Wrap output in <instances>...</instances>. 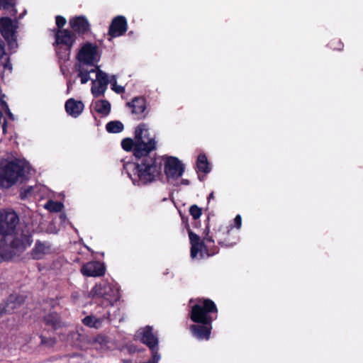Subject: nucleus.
<instances>
[{
	"label": "nucleus",
	"mask_w": 363,
	"mask_h": 363,
	"mask_svg": "<svg viewBox=\"0 0 363 363\" xmlns=\"http://www.w3.org/2000/svg\"><path fill=\"white\" fill-rule=\"evenodd\" d=\"M19 218L13 211H0V255L5 260H9L22 252L31 243L30 237L22 233H14Z\"/></svg>",
	"instance_id": "obj_1"
},
{
	"label": "nucleus",
	"mask_w": 363,
	"mask_h": 363,
	"mask_svg": "<svg viewBox=\"0 0 363 363\" xmlns=\"http://www.w3.org/2000/svg\"><path fill=\"white\" fill-rule=\"evenodd\" d=\"M97 48L81 47L77 53L78 63L75 65V69L82 84H86L91 79L90 74L94 72L97 69L96 63L101 58V54Z\"/></svg>",
	"instance_id": "obj_2"
},
{
	"label": "nucleus",
	"mask_w": 363,
	"mask_h": 363,
	"mask_svg": "<svg viewBox=\"0 0 363 363\" xmlns=\"http://www.w3.org/2000/svg\"><path fill=\"white\" fill-rule=\"evenodd\" d=\"M27 169V164L21 160H1L0 161V187L9 189L22 181Z\"/></svg>",
	"instance_id": "obj_3"
},
{
	"label": "nucleus",
	"mask_w": 363,
	"mask_h": 363,
	"mask_svg": "<svg viewBox=\"0 0 363 363\" xmlns=\"http://www.w3.org/2000/svg\"><path fill=\"white\" fill-rule=\"evenodd\" d=\"M218 309L210 298H199L191 306L189 317L192 322L213 323L218 317Z\"/></svg>",
	"instance_id": "obj_4"
},
{
	"label": "nucleus",
	"mask_w": 363,
	"mask_h": 363,
	"mask_svg": "<svg viewBox=\"0 0 363 363\" xmlns=\"http://www.w3.org/2000/svg\"><path fill=\"white\" fill-rule=\"evenodd\" d=\"M183 224L189 231V236L191 244V257L194 259L198 257L200 259L204 257V255L207 257L213 256L219 252V247L215 245H211L209 242H206L205 237L203 240H201L200 237L196 233L191 231L188 224V218L183 216Z\"/></svg>",
	"instance_id": "obj_5"
},
{
	"label": "nucleus",
	"mask_w": 363,
	"mask_h": 363,
	"mask_svg": "<svg viewBox=\"0 0 363 363\" xmlns=\"http://www.w3.org/2000/svg\"><path fill=\"white\" fill-rule=\"evenodd\" d=\"M155 148V138L150 136L146 125H139L135 131L134 155L138 158H142L147 156Z\"/></svg>",
	"instance_id": "obj_6"
},
{
	"label": "nucleus",
	"mask_w": 363,
	"mask_h": 363,
	"mask_svg": "<svg viewBox=\"0 0 363 363\" xmlns=\"http://www.w3.org/2000/svg\"><path fill=\"white\" fill-rule=\"evenodd\" d=\"M140 163L134 165L133 174L138 178L139 184L152 182L158 174V168L155 158L145 156Z\"/></svg>",
	"instance_id": "obj_7"
},
{
	"label": "nucleus",
	"mask_w": 363,
	"mask_h": 363,
	"mask_svg": "<svg viewBox=\"0 0 363 363\" xmlns=\"http://www.w3.org/2000/svg\"><path fill=\"white\" fill-rule=\"evenodd\" d=\"M230 228V225H224L220 220L217 219L211 220L209 217L207 218V223L204 230L205 240L209 242V245H215L216 240L221 247L222 243L228 242L229 240H224L225 235Z\"/></svg>",
	"instance_id": "obj_8"
},
{
	"label": "nucleus",
	"mask_w": 363,
	"mask_h": 363,
	"mask_svg": "<svg viewBox=\"0 0 363 363\" xmlns=\"http://www.w3.org/2000/svg\"><path fill=\"white\" fill-rule=\"evenodd\" d=\"M164 172L169 182L175 184L182 176V162L175 157L164 155L161 158Z\"/></svg>",
	"instance_id": "obj_9"
},
{
	"label": "nucleus",
	"mask_w": 363,
	"mask_h": 363,
	"mask_svg": "<svg viewBox=\"0 0 363 363\" xmlns=\"http://www.w3.org/2000/svg\"><path fill=\"white\" fill-rule=\"evenodd\" d=\"M91 298H104L109 301H116L119 298L118 289L108 283L96 284L89 293Z\"/></svg>",
	"instance_id": "obj_10"
},
{
	"label": "nucleus",
	"mask_w": 363,
	"mask_h": 363,
	"mask_svg": "<svg viewBox=\"0 0 363 363\" xmlns=\"http://www.w3.org/2000/svg\"><path fill=\"white\" fill-rule=\"evenodd\" d=\"M190 325L189 330L191 335L199 341H208L211 338L213 329V323L194 322Z\"/></svg>",
	"instance_id": "obj_11"
},
{
	"label": "nucleus",
	"mask_w": 363,
	"mask_h": 363,
	"mask_svg": "<svg viewBox=\"0 0 363 363\" xmlns=\"http://www.w3.org/2000/svg\"><path fill=\"white\" fill-rule=\"evenodd\" d=\"M16 23L9 18L4 17L0 19V32L9 44L16 41Z\"/></svg>",
	"instance_id": "obj_12"
},
{
	"label": "nucleus",
	"mask_w": 363,
	"mask_h": 363,
	"mask_svg": "<svg viewBox=\"0 0 363 363\" xmlns=\"http://www.w3.org/2000/svg\"><path fill=\"white\" fill-rule=\"evenodd\" d=\"M128 23L125 18L118 16L114 18L109 26L108 38H116L123 35L127 30Z\"/></svg>",
	"instance_id": "obj_13"
},
{
	"label": "nucleus",
	"mask_w": 363,
	"mask_h": 363,
	"mask_svg": "<svg viewBox=\"0 0 363 363\" xmlns=\"http://www.w3.org/2000/svg\"><path fill=\"white\" fill-rule=\"evenodd\" d=\"M77 39V35L67 29H58L55 33L57 45H72Z\"/></svg>",
	"instance_id": "obj_14"
},
{
	"label": "nucleus",
	"mask_w": 363,
	"mask_h": 363,
	"mask_svg": "<svg viewBox=\"0 0 363 363\" xmlns=\"http://www.w3.org/2000/svg\"><path fill=\"white\" fill-rule=\"evenodd\" d=\"M69 23L70 27L76 33H84L89 30L90 24L84 16H77L69 18Z\"/></svg>",
	"instance_id": "obj_15"
},
{
	"label": "nucleus",
	"mask_w": 363,
	"mask_h": 363,
	"mask_svg": "<svg viewBox=\"0 0 363 363\" xmlns=\"http://www.w3.org/2000/svg\"><path fill=\"white\" fill-rule=\"evenodd\" d=\"M81 272L86 277H100L104 274L105 269L103 264L99 262H89L83 265Z\"/></svg>",
	"instance_id": "obj_16"
},
{
	"label": "nucleus",
	"mask_w": 363,
	"mask_h": 363,
	"mask_svg": "<svg viewBox=\"0 0 363 363\" xmlns=\"http://www.w3.org/2000/svg\"><path fill=\"white\" fill-rule=\"evenodd\" d=\"M211 171V164L208 160L207 156L204 153L199 154L196 160V172L200 181H203L206 174Z\"/></svg>",
	"instance_id": "obj_17"
},
{
	"label": "nucleus",
	"mask_w": 363,
	"mask_h": 363,
	"mask_svg": "<svg viewBox=\"0 0 363 363\" xmlns=\"http://www.w3.org/2000/svg\"><path fill=\"white\" fill-rule=\"evenodd\" d=\"M140 334L142 335V342L150 347L152 352H157L158 340L152 333V328L146 326L142 330Z\"/></svg>",
	"instance_id": "obj_18"
},
{
	"label": "nucleus",
	"mask_w": 363,
	"mask_h": 363,
	"mask_svg": "<svg viewBox=\"0 0 363 363\" xmlns=\"http://www.w3.org/2000/svg\"><path fill=\"white\" fill-rule=\"evenodd\" d=\"M84 104L80 101H76L74 99H69L65 103V110L67 113L72 117H77L84 110Z\"/></svg>",
	"instance_id": "obj_19"
},
{
	"label": "nucleus",
	"mask_w": 363,
	"mask_h": 363,
	"mask_svg": "<svg viewBox=\"0 0 363 363\" xmlns=\"http://www.w3.org/2000/svg\"><path fill=\"white\" fill-rule=\"evenodd\" d=\"M224 240H229V242L222 243V247H232L239 242L240 237L238 231L233 230V226L232 225H230V228L225 235Z\"/></svg>",
	"instance_id": "obj_20"
},
{
	"label": "nucleus",
	"mask_w": 363,
	"mask_h": 363,
	"mask_svg": "<svg viewBox=\"0 0 363 363\" xmlns=\"http://www.w3.org/2000/svg\"><path fill=\"white\" fill-rule=\"evenodd\" d=\"M128 106L132 108V113L138 116V118H143V113L145 109V101L143 98H135L131 102L128 103Z\"/></svg>",
	"instance_id": "obj_21"
},
{
	"label": "nucleus",
	"mask_w": 363,
	"mask_h": 363,
	"mask_svg": "<svg viewBox=\"0 0 363 363\" xmlns=\"http://www.w3.org/2000/svg\"><path fill=\"white\" fill-rule=\"evenodd\" d=\"M50 246L45 242H38L32 252V256L35 259H42L45 255L50 252Z\"/></svg>",
	"instance_id": "obj_22"
},
{
	"label": "nucleus",
	"mask_w": 363,
	"mask_h": 363,
	"mask_svg": "<svg viewBox=\"0 0 363 363\" xmlns=\"http://www.w3.org/2000/svg\"><path fill=\"white\" fill-rule=\"evenodd\" d=\"M44 322L45 325L51 327L54 330L60 328L64 325L56 313H50L45 315L44 317Z\"/></svg>",
	"instance_id": "obj_23"
},
{
	"label": "nucleus",
	"mask_w": 363,
	"mask_h": 363,
	"mask_svg": "<svg viewBox=\"0 0 363 363\" xmlns=\"http://www.w3.org/2000/svg\"><path fill=\"white\" fill-rule=\"evenodd\" d=\"M108 342L107 337L103 335H98L89 340V343L96 350L103 349L106 346Z\"/></svg>",
	"instance_id": "obj_24"
},
{
	"label": "nucleus",
	"mask_w": 363,
	"mask_h": 363,
	"mask_svg": "<svg viewBox=\"0 0 363 363\" xmlns=\"http://www.w3.org/2000/svg\"><path fill=\"white\" fill-rule=\"evenodd\" d=\"M103 321V318H96L94 315H87L82 320L84 325L96 329H99L101 327Z\"/></svg>",
	"instance_id": "obj_25"
},
{
	"label": "nucleus",
	"mask_w": 363,
	"mask_h": 363,
	"mask_svg": "<svg viewBox=\"0 0 363 363\" xmlns=\"http://www.w3.org/2000/svg\"><path fill=\"white\" fill-rule=\"evenodd\" d=\"M95 110L103 115H108L111 110V104L108 101L99 100L95 103Z\"/></svg>",
	"instance_id": "obj_26"
},
{
	"label": "nucleus",
	"mask_w": 363,
	"mask_h": 363,
	"mask_svg": "<svg viewBox=\"0 0 363 363\" xmlns=\"http://www.w3.org/2000/svg\"><path fill=\"white\" fill-rule=\"evenodd\" d=\"M107 89V86L101 82L92 80L91 93L95 97L103 95Z\"/></svg>",
	"instance_id": "obj_27"
},
{
	"label": "nucleus",
	"mask_w": 363,
	"mask_h": 363,
	"mask_svg": "<svg viewBox=\"0 0 363 363\" xmlns=\"http://www.w3.org/2000/svg\"><path fill=\"white\" fill-rule=\"evenodd\" d=\"M123 129V125L120 121H111L106 125V130L109 133H120Z\"/></svg>",
	"instance_id": "obj_28"
},
{
	"label": "nucleus",
	"mask_w": 363,
	"mask_h": 363,
	"mask_svg": "<svg viewBox=\"0 0 363 363\" xmlns=\"http://www.w3.org/2000/svg\"><path fill=\"white\" fill-rule=\"evenodd\" d=\"M45 208L50 212H60L63 208V205L60 202L49 201L45 206Z\"/></svg>",
	"instance_id": "obj_29"
},
{
	"label": "nucleus",
	"mask_w": 363,
	"mask_h": 363,
	"mask_svg": "<svg viewBox=\"0 0 363 363\" xmlns=\"http://www.w3.org/2000/svg\"><path fill=\"white\" fill-rule=\"evenodd\" d=\"M94 73H96L95 81L101 82L104 84H105L106 86H108V76L105 72H104L101 69H99V67L98 66H97L96 70Z\"/></svg>",
	"instance_id": "obj_30"
},
{
	"label": "nucleus",
	"mask_w": 363,
	"mask_h": 363,
	"mask_svg": "<svg viewBox=\"0 0 363 363\" xmlns=\"http://www.w3.org/2000/svg\"><path fill=\"white\" fill-rule=\"evenodd\" d=\"M189 213L194 220L199 218L202 214V209L197 205L194 204L189 208Z\"/></svg>",
	"instance_id": "obj_31"
},
{
	"label": "nucleus",
	"mask_w": 363,
	"mask_h": 363,
	"mask_svg": "<svg viewBox=\"0 0 363 363\" xmlns=\"http://www.w3.org/2000/svg\"><path fill=\"white\" fill-rule=\"evenodd\" d=\"M121 145L123 148L127 151L134 150L135 147V140L130 138H125L122 140Z\"/></svg>",
	"instance_id": "obj_32"
},
{
	"label": "nucleus",
	"mask_w": 363,
	"mask_h": 363,
	"mask_svg": "<svg viewBox=\"0 0 363 363\" xmlns=\"http://www.w3.org/2000/svg\"><path fill=\"white\" fill-rule=\"evenodd\" d=\"M55 23L58 29H61L67 23L65 18L62 16H57L55 17Z\"/></svg>",
	"instance_id": "obj_33"
},
{
	"label": "nucleus",
	"mask_w": 363,
	"mask_h": 363,
	"mask_svg": "<svg viewBox=\"0 0 363 363\" xmlns=\"http://www.w3.org/2000/svg\"><path fill=\"white\" fill-rule=\"evenodd\" d=\"M41 344L48 347H52L55 344V340L53 338H46L43 336L40 337Z\"/></svg>",
	"instance_id": "obj_34"
},
{
	"label": "nucleus",
	"mask_w": 363,
	"mask_h": 363,
	"mask_svg": "<svg viewBox=\"0 0 363 363\" xmlns=\"http://www.w3.org/2000/svg\"><path fill=\"white\" fill-rule=\"evenodd\" d=\"M234 228H236V230L238 231L242 225V218L240 215H237L235 218H234V224H231Z\"/></svg>",
	"instance_id": "obj_35"
},
{
	"label": "nucleus",
	"mask_w": 363,
	"mask_h": 363,
	"mask_svg": "<svg viewBox=\"0 0 363 363\" xmlns=\"http://www.w3.org/2000/svg\"><path fill=\"white\" fill-rule=\"evenodd\" d=\"M0 103H1V105L2 108H4V109L7 111L8 114H9L10 116H11L12 115H11V113H10V111H9V106H8L7 104L6 103V101H4V100H2V99H0Z\"/></svg>",
	"instance_id": "obj_36"
},
{
	"label": "nucleus",
	"mask_w": 363,
	"mask_h": 363,
	"mask_svg": "<svg viewBox=\"0 0 363 363\" xmlns=\"http://www.w3.org/2000/svg\"><path fill=\"white\" fill-rule=\"evenodd\" d=\"M113 89L116 93H118V94H121V93H123L125 91L124 87L121 86H116V85H114Z\"/></svg>",
	"instance_id": "obj_37"
},
{
	"label": "nucleus",
	"mask_w": 363,
	"mask_h": 363,
	"mask_svg": "<svg viewBox=\"0 0 363 363\" xmlns=\"http://www.w3.org/2000/svg\"><path fill=\"white\" fill-rule=\"evenodd\" d=\"M6 60H7V62H6V63L4 64V67L11 70L12 67H11V64L9 62V58L7 57Z\"/></svg>",
	"instance_id": "obj_38"
},
{
	"label": "nucleus",
	"mask_w": 363,
	"mask_h": 363,
	"mask_svg": "<svg viewBox=\"0 0 363 363\" xmlns=\"http://www.w3.org/2000/svg\"><path fill=\"white\" fill-rule=\"evenodd\" d=\"M4 48V47H0V59L2 58L4 55H6Z\"/></svg>",
	"instance_id": "obj_39"
},
{
	"label": "nucleus",
	"mask_w": 363,
	"mask_h": 363,
	"mask_svg": "<svg viewBox=\"0 0 363 363\" xmlns=\"http://www.w3.org/2000/svg\"><path fill=\"white\" fill-rule=\"evenodd\" d=\"M211 199H214V192L213 191L211 192L210 194L208 195V202H209L210 200H211Z\"/></svg>",
	"instance_id": "obj_40"
},
{
	"label": "nucleus",
	"mask_w": 363,
	"mask_h": 363,
	"mask_svg": "<svg viewBox=\"0 0 363 363\" xmlns=\"http://www.w3.org/2000/svg\"><path fill=\"white\" fill-rule=\"evenodd\" d=\"M7 1L8 0H0V6L1 5H4V6L5 4H7Z\"/></svg>",
	"instance_id": "obj_41"
},
{
	"label": "nucleus",
	"mask_w": 363,
	"mask_h": 363,
	"mask_svg": "<svg viewBox=\"0 0 363 363\" xmlns=\"http://www.w3.org/2000/svg\"><path fill=\"white\" fill-rule=\"evenodd\" d=\"M188 184H189V180L183 179V185H188Z\"/></svg>",
	"instance_id": "obj_42"
},
{
	"label": "nucleus",
	"mask_w": 363,
	"mask_h": 363,
	"mask_svg": "<svg viewBox=\"0 0 363 363\" xmlns=\"http://www.w3.org/2000/svg\"><path fill=\"white\" fill-rule=\"evenodd\" d=\"M194 302V301L193 299H191L190 301H189V303L191 304Z\"/></svg>",
	"instance_id": "obj_43"
},
{
	"label": "nucleus",
	"mask_w": 363,
	"mask_h": 363,
	"mask_svg": "<svg viewBox=\"0 0 363 363\" xmlns=\"http://www.w3.org/2000/svg\"><path fill=\"white\" fill-rule=\"evenodd\" d=\"M84 45L88 46V45H91V44H85Z\"/></svg>",
	"instance_id": "obj_44"
}]
</instances>
